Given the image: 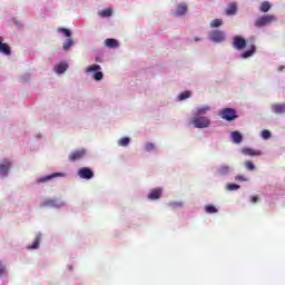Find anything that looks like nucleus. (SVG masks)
I'll return each instance as SVG.
<instances>
[{
  "label": "nucleus",
  "instance_id": "f257e3e1",
  "mask_svg": "<svg viewBox=\"0 0 285 285\" xmlns=\"http://www.w3.org/2000/svg\"><path fill=\"white\" fill-rule=\"evenodd\" d=\"M246 43H248L249 49L240 55L242 59H248V57H253V55L257 52V47L255 46V37H250L247 39V41L240 36H235L233 39L232 45L235 50H244V48H246Z\"/></svg>",
  "mask_w": 285,
  "mask_h": 285
},
{
  "label": "nucleus",
  "instance_id": "f03ea898",
  "mask_svg": "<svg viewBox=\"0 0 285 285\" xmlns=\"http://www.w3.org/2000/svg\"><path fill=\"white\" fill-rule=\"evenodd\" d=\"M273 21H277V18L273 14L262 16L255 20L254 26L256 28H264V26H271Z\"/></svg>",
  "mask_w": 285,
  "mask_h": 285
},
{
  "label": "nucleus",
  "instance_id": "7ed1b4c3",
  "mask_svg": "<svg viewBox=\"0 0 285 285\" xmlns=\"http://www.w3.org/2000/svg\"><path fill=\"white\" fill-rule=\"evenodd\" d=\"M219 115L222 119H225V121H235L237 119V111L233 108H225L219 111Z\"/></svg>",
  "mask_w": 285,
  "mask_h": 285
},
{
  "label": "nucleus",
  "instance_id": "20e7f679",
  "mask_svg": "<svg viewBox=\"0 0 285 285\" xmlns=\"http://www.w3.org/2000/svg\"><path fill=\"white\" fill-rule=\"evenodd\" d=\"M209 39L214 41V43H222L226 41V33L222 30H214L209 33Z\"/></svg>",
  "mask_w": 285,
  "mask_h": 285
},
{
  "label": "nucleus",
  "instance_id": "39448f33",
  "mask_svg": "<svg viewBox=\"0 0 285 285\" xmlns=\"http://www.w3.org/2000/svg\"><path fill=\"white\" fill-rule=\"evenodd\" d=\"M195 128H208L210 126V120L208 117H197L191 120Z\"/></svg>",
  "mask_w": 285,
  "mask_h": 285
},
{
  "label": "nucleus",
  "instance_id": "423d86ee",
  "mask_svg": "<svg viewBox=\"0 0 285 285\" xmlns=\"http://www.w3.org/2000/svg\"><path fill=\"white\" fill-rule=\"evenodd\" d=\"M78 175L80 179H92L95 177V173L92 169L88 167H82L78 170Z\"/></svg>",
  "mask_w": 285,
  "mask_h": 285
},
{
  "label": "nucleus",
  "instance_id": "0eeeda50",
  "mask_svg": "<svg viewBox=\"0 0 285 285\" xmlns=\"http://www.w3.org/2000/svg\"><path fill=\"white\" fill-rule=\"evenodd\" d=\"M83 157H86V149H78L69 155V160L79 161V159H83Z\"/></svg>",
  "mask_w": 285,
  "mask_h": 285
},
{
  "label": "nucleus",
  "instance_id": "6e6552de",
  "mask_svg": "<svg viewBox=\"0 0 285 285\" xmlns=\"http://www.w3.org/2000/svg\"><path fill=\"white\" fill-rule=\"evenodd\" d=\"M11 166L12 164L10 163V160L8 159L2 160V163L0 164V177H6L8 173H10Z\"/></svg>",
  "mask_w": 285,
  "mask_h": 285
},
{
  "label": "nucleus",
  "instance_id": "1a4fd4ad",
  "mask_svg": "<svg viewBox=\"0 0 285 285\" xmlns=\"http://www.w3.org/2000/svg\"><path fill=\"white\" fill-rule=\"evenodd\" d=\"M237 2H230L225 9V14L227 17H235V14H237Z\"/></svg>",
  "mask_w": 285,
  "mask_h": 285
},
{
  "label": "nucleus",
  "instance_id": "9d476101",
  "mask_svg": "<svg viewBox=\"0 0 285 285\" xmlns=\"http://www.w3.org/2000/svg\"><path fill=\"white\" fill-rule=\"evenodd\" d=\"M272 108V112H274L275 115H284L285 112V104H273L271 106Z\"/></svg>",
  "mask_w": 285,
  "mask_h": 285
},
{
  "label": "nucleus",
  "instance_id": "9b49d317",
  "mask_svg": "<svg viewBox=\"0 0 285 285\" xmlns=\"http://www.w3.org/2000/svg\"><path fill=\"white\" fill-rule=\"evenodd\" d=\"M55 177H66L63 173H53L49 176H45L38 179L39 184H45V181H50V179H55Z\"/></svg>",
  "mask_w": 285,
  "mask_h": 285
},
{
  "label": "nucleus",
  "instance_id": "f8f14e48",
  "mask_svg": "<svg viewBox=\"0 0 285 285\" xmlns=\"http://www.w3.org/2000/svg\"><path fill=\"white\" fill-rule=\"evenodd\" d=\"M161 188H154L149 191L148 194V199H150L151 202H155V199H159L161 197Z\"/></svg>",
  "mask_w": 285,
  "mask_h": 285
},
{
  "label": "nucleus",
  "instance_id": "ddd939ff",
  "mask_svg": "<svg viewBox=\"0 0 285 285\" xmlns=\"http://www.w3.org/2000/svg\"><path fill=\"white\" fill-rule=\"evenodd\" d=\"M188 12V6L185 3L178 4L177 10H176V16L177 17H184Z\"/></svg>",
  "mask_w": 285,
  "mask_h": 285
},
{
  "label": "nucleus",
  "instance_id": "4468645a",
  "mask_svg": "<svg viewBox=\"0 0 285 285\" xmlns=\"http://www.w3.org/2000/svg\"><path fill=\"white\" fill-rule=\"evenodd\" d=\"M0 52H2V55H11L10 46H8V43H3V38H0Z\"/></svg>",
  "mask_w": 285,
  "mask_h": 285
},
{
  "label": "nucleus",
  "instance_id": "2eb2a0df",
  "mask_svg": "<svg viewBox=\"0 0 285 285\" xmlns=\"http://www.w3.org/2000/svg\"><path fill=\"white\" fill-rule=\"evenodd\" d=\"M243 155H248L249 157H259V155H262V151L250 149V148H245L243 149Z\"/></svg>",
  "mask_w": 285,
  "mask_h": 285
},
{
  "label": "nucleus",
  "instance_id": "dca6fc26",
  "mask_svg": "<svg viewBox=\"0 0 285 285\" xmlns=\"http://www.w3.org/2000/svg\"><path fill=\"white\" fill-rule=\"evenodd\" d=\"M105 46H107V48H119V41L112 38H108L105 40Z\"/></svg>",
  "mask_w": 285,
  "mask_h": 285
},
{
  "label": "nucleus",
  "instance_id": "f3484780",
  "mask_svg": "<svg viewBox=\"0 0 285 285\" xmlns=\"http://www.w3.org/2000/svg\"><path fill=\"white\" fill-rule=\"evenodd\" d=\"M228 173H230V167L227 166V165H222L217 169V175H219L220 177H224L225 175H228Z\"/></svg>",
  "mask_w": 285,
  "mask_h": 285
},
{
  "label": "nucleus",
  "instance_id": "a211bd4d",
  "mask_svg": "<svg viewBox=\"0 0 285 285\" xmlns=\"http://www.w3.org/2000/svg\"><path fill=\"white\" fill-rule=\"evenodd\" d=\"M67 70H68V65L65 63V62H60V63H58V65L56 66V72H57L58 75H63V72L67 71Z\"/></svg>",
  "mask_w": 285,
  "mask_h": 285
},
{
  "label": "nucleus",
  "instance_id": "6ab92c4d",
  "mask_svg": "<svg viewBox=\"0 0 285 285\" xmlns=\"http://www.w3.org/2000/svg\"><path fill=\"white\" fill-rule=\"evenodd\" d=\"M72 46H75V40H72V38H68L67 41L63 42L62 48L66 52H68Z\"/></svg>",
  "mask_w": 285,
  "mask_h": 285
},
{
  "label": "nucleus",
  "instance_id": "aec40b11",
  "mask_svg": "<svg viewBox=\"0 0 285 285\" xmlns=\"http://www.w3.org/2000/svg\"><path fill=\"white\" fill-rule=\"evenodd\" d=\"M232 138H233V141L234 144H242V134L239 131H233L232 132Z\"/></svg>",
  "mask_w": 285,
  "mask_h": 285
},
{
  "label": "nucleus",
  "instance_id": "412c9836",
  "mask_svg": "<svg viewBox=\"0 0 285 285\" xmlns=\"http://www.w3.org/2000/svg\"><path fill=\"white\" fill-rule=\"evenodd\" d=\"M208 110H210V107H208V106L200 107V108H197V109L195 110V115H196V117H199L200 115H206V112H207Z\"/></svg>",
  "mask_w": 285,
  "mask_h": 285
},
{
  "label": "nucleus",
  "instance_id": "4be33fe9",
  "mask_svg": "<svg viewBox=\"0 0 285 285\" xmlns=\"http://www.w3.org/2000/svg\"><path fill=\"white\" fill-rule=\"evenodd\" d=\"M39 244H41V236L40 235H38L35 238L33 243L28 248L29 249H37V248H39Z\"/></svg>",
  "mask_w": 285,
  "mask_h": 285
},
{
  "label": "nucleus",
  "instance_id": "5701e85b",
  "mask_svg": "<svg viewBox=\"0 0 285 285\" xmlns=\"http://www.w3.org/2000/svg\"><path fill=\"white\" fill-rule=\"evenodd\" d=\"M58 32H60V35H65L67 39L72 37V31H70V29L67 28H58Z\"/></svg>",
  "mask_w": 285,
  "mask_h": 285
},
{
  "label": "nucleus",
  "instance_id": "b1692460",
  "mask_svg": "<svg viewBox=\"0 0 285 285\" xmlns=\"http://www.w3.org/2000/svg\"><path fill=\"white\" fill-rule=\"evenodd\" d=\"M99 70H101V66L91 65L87 68L86 72H99Z\"/></svg>",
  "mask_w": 285,
  "mask_h": 285
},
{
  "label": "nucleus",
  "instance_id": "393cba45",
  "mask_svg": "<svg viewBox=\"0 0 285 285\" xmlns=\"http://www.w3.org/2000/svg\"><path fill=\"white\" fill-rule=\"evenodd\" d=\"M261 12H268V10H271V2L265 1L261 4L259 8Z\"/></svg>",
  "mask_w": 285,
  "mask_h": 285
},
{
  "label": "nucleus",
  "instance_id": "a878e982",
  "mask_svg": "<svg viewBox=\"0 0 285 285\" xmlns=\"http://www.w3.org/2000/svg\"><path fill=\"white\" fill-rule=\"evenodd\" d=\"M99 17L106 18V17H112V9H105L100 11Z\"/></svg>",
  "mask_w": 285,
  "mask_h": 285
},
{
  "label": "nucleus",
  "instance_id": "bb28decb",
  "mask_svg": "<svg viewBox=\"0 0 285 285\" xmlns=\"http://www.w3.org/2000/svg\"><path fill=\"white\" fill-rule=\"evenodd\" d=\"M219 26H224V20L215 19L210 22V28H219Z\"/></svg>",
  "mask_w": 285,
  "mask_h": 285
},
{
  "label": "nucleus",
  "instance_id": "cd10ccee",
  "mask_svg": "<svg viewBox=\"0 0 285 285\" xmlns=\"http://www.w3.org/2000/svg\"><path fill=\"white\" fill-rule=\"evenodd\" d=\"M205 213H207L208 215H213V214L217 213V209L214 205H207L205 207Z\"/></svg>",
  "mask_w": 285,
  "mask_h": 285
},
{
  "label": "nucleus",
  "instance_id": "c85d7f7f",
  "mask_svg": "<svg viewBox=\"0 0 285 285\" xmlns=\"http://www.w3.org/2000/svg\"><path fill=\"white\" fill-rule=\"evenodd\" d=\"M190 97V91H184L178 96L179 101H184L185 99H189Z\"/></svg>",
  "mask_w": 285,
  "mask_h": 285
},
{
  "label": "nucleus",
  "instance_id": "c756f323",
  "mask_svg": "<svg viewBox=\"0 0 285 285\" xmlns=\"http://www.w3.org/2000/svg\"><path fill=\"white\" fill-rule=\"evenodd\" d=\"M118 144H119V146L126 147V146H128V144H130V138L124 137V138H121V139L119 140Z\"/></svg>",
  "mask_w": 285,
  "mask_h": 285
},
{
  "label": "nucleus",
  "instance_id": "7c9ffc66",
  "mask_svg": "<svg viewBox=\"0 0 285 285\" xmlns=\"http://www.w3.org/2000/svg\"><path fill=\"white\" fill-rule=\"evenodd\" d=\"M94 79L96 81H101V79H104V72L101 71H96L95 75H94Z\"/></svg>",
  "mask_w": 285,
  "mask_h": 285
},
{
  "label": "nucleus",
  "instance_id": "2f4dec72",
  "mask_svg": "<svg viewBox=\"0 0 285 285\" xmlns=\"http://www.w3.org/2000/svg\"><path fill=\"white\" fill-rule=\"evenodd\" d=\"M245 168L247 170L253 171V170H255V165L253 164V161L248 160V161L245 163Z\"/></svg>",
  "mask_w": 285,
  "mask_h": 285
},
{
  "label": "nucleus",
  "instance_id": "473e14b6",
  "mask_svg": "<svg viewBox=\"0 0 285 285\" xmlns=\"http://www.w3.org/2000/svg\"><path fill=\"white\" fill-rule=\"evenodd\" d=\"M263 139H271V131L268 129H264L262 131Z\"/></svg>",
  "mask_w": 285,
  "mask_h": 285
},
{
  "label": "nucleus",
  "instance_id": "72a5a7b5",
  "mask_svg": "<svg viewBox=\"0 0 285 285\" xmlns=\"http://www.w3.org/2000/svg\"><path fill=\"white\" fill-rule=\"evenodd\" d=\"M145 150H147V153H150V150H155V144L153 142H147L145 145Z\"/></svg>",
  "mask_w": 285,
  "mask_h": 285
},
{
  "label": "nucleus",
  "instance_id": "f704fd0d",
  "mask_svg": "<svg viewBox=\"0 0 285 285\" xmlns=\"http://www.w3.org/2000/svg\"><path fill=\"white\" fill-rule=\"evenodd\" d=\"M228 190H239V185L237 184H229L227 185Z\"/></svg>",
  "mask_w": 285,
  "mask_h": 285
},
{
  "label": "nucleus",
  "instance_id": "c9c22d12",
  "mask_svg": "<svg viewBox=\"0 0 285 285\" xmlns=\"http://www.w3.org/2000/svg\"><path fill=\"white\" fill-rule=\"evenodd\" d=\"M41 206H42V207H46V206H55V200L48 199V200H46L45 203H42Z\"/></svg>",
  "mask_w": 285,
  "mask_h": 285
},
{
  "label": "nucleus",
  "instance_id": "e433bc0d",
  "mask_svg": "<svg viewBox=\"0 0 285 285\" xmlns=\"http://www.w3.org/2000/svg\"><path fill=\"white\" fill-rule=\"evenodd\" d=\"M250 202H252V204H257V202H259V197H257V196H252V197H250Z\"/></svg>",
  "mask_w": 285,
  "mask_h": 285
},
{
  "label": "nucleus",
  "instance_id": "4c0bfd02",
  "mask_svg": "<svg viewBox=\"0 0 285 285\" xmlns=\"http://www.w3.org/2000/svg\"><path fill=\"white\" fill-rule=\"evenodd\" d=\"M236 179H238V181H247L246 177L244 176H237Z\"/></svg>",
  "mask_w": 285,
  "mask_h": 285
},
{
  "label": "nucleus",
  "instance_id": "58836bf2",
  "mask_svg": "<svg viewBox=\"0 0 285 285\" xmlns=\"http://www.w3.org/2000/svg\"><path fill=\"white\" fill-rule=\"evenodd\" d=\"M174 206H181V203H175Z\"/></svg>",
  "mask_w": 285,
  "mask_h": 285
},
{
  "label": "nucleus",
  "instance_id": "ea45409f",
  "mask_svg": "<svg viewBox=\"0 0 285 285\" xmlns=\"http://www.w3.org/2000/svg\"><path fill=\"white\" fill-rule=\"evenodd\" d=\"M3 274V267H0V275Z\"/></svg>",
  "mask_w": 285,
  "mask_h": 285
},
{
  "label": "nucleus",
  "instance_id": "a19ab883",
  "mask_svg": "<svg viewBox=\"0 0 285 285\" xmlns=\"http://www.w3.org/2000/svg\"><path fill=\"white\" fill-rule=\"evenodd\" d=\"M195 41H200V39L199 38H195Z\"/></svg>",
  "mask_w": 285,
  "mask_h": 285
},
{
  "label": "nucleus",
  "instance_id": "79ce46f5",
  "mask_svg": "<svg viewBox=\"0 0 285 285\" xmlns=\"http://www.w3.org/2000/svg\"><path fill=\"white\" fill-rule=\"evenodd\" d=\"M284 67H281V70L283 69Z\"/></svg>",
  "mask_w": 285,
  "mask_h": 285
}]
</instances>
